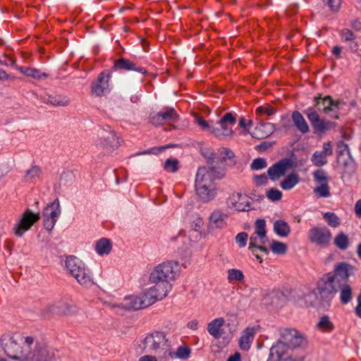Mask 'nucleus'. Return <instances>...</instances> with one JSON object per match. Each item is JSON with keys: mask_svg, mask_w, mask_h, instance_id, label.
Instances as JSON below:
<instances>
[{"mask_svg": "<svg viewBox=\"0 0 361 361\" xmlns=\"http://www.w3.org/2000/svg\"><path fill=\"white\" fill-rule=\"evenodd\" d=\"M0 347L11 360L16 361H45L43 346L32 336L7 332L0 337Z\"/></svg>", "mask_w": 361, "mask_h": 361, "instance_id": "nucleus-1", "label": "nucleus"}, {"mask_svg": "<svg viewBox=\"0 0 361 361\" xmlns=\"http://www.w3.org/2000/svg\"><path fill=\"white\" fill-rule=\"evenodd\" d=\"M314 101L315 106L309 107L304 113L306 114L314 129L317 132L324 133L334 128L335 124L329 121L322 119L316 109L324 114H329L331 111L336 112L340 109L341 105L343 104V102L340 100L334 101L331 96H326L324 97L321 96L316 97Z\"/></svg>", "mask_w": 361, "mask_h": 361, "instance_id": "nucleus-2", "label": "nucleus"}, {"mask_svg": "<svg viewBox=\"0 0 361 361\" xmlns=\"http://www.w3.org/2000/svg\"><path fill=\"white\" fill-rule=\"evenodd\" d=\"M303 341L302 336L297 330L283 329L281 339L270 349L268 361H298L293 357L292 349L300 346Z\"/></svg>", "mask_w": 361, "mask_h": 361, "instance_id": "nucleus-3", "label": "nucleus"}, {"mask_svg": "<svg viewBox=\"0 0 361 361\" xmlns=\"http://www.w3.org/2000/svg\"><path fill=\"white\" fill-rule=\"evenodd\" d=\"M339 286L334 281L331 274H323L317 281L315 288L306 295L305 298H314L321 305H329L338 291ZM307 301V299H306Z\"/></svg>", "mask_w": 361, "mask_h": 361, "instance_id": "nucleus-4", "label": "nucleus"}, {"mask_svg": "<svg viewBox=\"0 0 361 361\" xmlns=\"http://www.w3.org/2000/svg\"><path fill=\"white\" fill-rule=\"evenodd\" d=\"M142 345L145 353L160 356L164 355V350L167 351L169 342L164 332L156 331L145 336Z\"/></svg>", "mask_w": 361, "mask_h": 361, "instance_id": "nucleus-5", "label": "nucleus"}, {"mask_svg": "<svg viewBox=\"0 0 361 361\" xmlns=\"http://www.w3.org/2000/svg\"><path fill=\"white\" fill-rule=\"evenodd\" d=\"M178 269L179 265L176 262L169 261L160 264L152 271L149 281L169 283L175 279Z\"/></svg>", "mask_w": 361, "mask_h": 361, "instance_id": "nucleus-6", "label": "nucleus"}, {"mask_svg": "<svg viewBox=\"0 0 361 361\" xmlns=\"http://www.w3.org/2000/svg\"><path fill=\"white\" fill-rule=\"evenodd\" d=\"M96 146L99 150L109 154L120 146V140L116 133L108 126L99 133V137L96 140Z\"/></svg>", "mask_w": 361, "mask_h": 361, "instance_id": "nucleus-7", "label": "nucleus"}, {"mask_svg": "<svg viewBox=\"0 0 361 361\" xmlns=\"http://www.w3.org/2000/svg\"><path fill=\"white\" fill-rule=\"evenodd\" d=\"M286 303V295L279 290H264L262 291L261 305L267 310L281 309Z\"/></svg>", "mask_w": 361, "mask_h": 361, "instance_id": "nucleus-8", "label": "nucleus"}, {"mask_svg": "<svg viewBox=\"0 0 361 361\" xmlns=\"http://www.w3.org/2000/svg\"><path fill=\"white\" fill-rule=\"evenodd\" d=\"M235 123V118L231 113H226L221 120L211 127V133L217 137L231 136V126Z\"/></svg>", "mask_w": 361, "mask_h": 361, "instance_id": "nucleus-9", "label": "nucleus"}, {"mask_svg": "<svg viewBox=\"0 0 361 361\" xmlns=\"http://www.w3.org/2000/svg\"><path fill=\"white\" fill-rule=\"evenodd\" d=\"M355 268L351 264L342 262L335 264L334 271L328 274H331L333 279L338 285L348 283L349 277L354 274Z\"/></svg>", "mask_w": 361, "mask_h": 361, "instance_id": "nucleus-10", "label": "nucleus"}, {"mask_svg": "<svg viewBox=\"0 0 361 361\" xmlns=\"http://www.w3.org/2000/svg\"><path fill=\"white\" fill-rule=\"evenodd\" d=\"M39 219V213H34L32 210L27 209L23 214L19 221L13 228L15 235L21 237L23 233L28 231Z\"/></svg>", "mask_w": 361, "mask_h": 361, "instance_id": "nucleus-11", "label": "nucleus"}, {"mask_svg": "<svg viewBox=\"0 0 361 361\" xmlns=\"http://www.w3.org/2000/svg\"><path fill=\"white\" fill-rule=\"evenodd\" d=\"M154 283V285L144 293V297L147 298L150 305L156 301L164 298L171 290L170 283Z\"/></svg>", "mask_w": 361, "mask_h": 361, "instance_id": "nucleus-12", "label": "nucleus"}, {"mask_svg": "<svg viewBox=\"0 0 361 361\" xmlns=\"http://www.w3.org/2000/svg\"><path fill=\"white\" fill-rule=\"evenodd\" d=\"M310 240L319 246L327 247L331 240V233L326 227H314L309 232Z\"/></svg>", "mask_w": 361, "mask_h": 361, "instance_id": "nucleus-13", "label": "nucleus"}, {"mask_svg": "<svg viewBox=\"0 0 361 361\" xmlns=\"http://www.w3.org/2000/svg\"><path fill=\"white\" fill-rule=\"evenodd\" d=\"M47 311L62 316H76L79 313V309L75 304L63 301L50 304Z\"/></svg>", "mask_w": 361, "mask_h": 361, "instance_id": "nucleus-14", "label": "nucleus"}, {"mask_svg": "<svg viewBox=\"0 0 361 361\" xmlns=\"http://www.w3.org/2000/svg\"><path fill=\"white\" fill-rule=\"evenodd\" d=\"M178 115L173 108L166 109L165 111L153 112L149 115V121L154 126L163 125L167 122L176 121Z\"/></svg>", "mask_w": 361, "mask_h": 361, "instance_id": "nucleus-15", "label": "nucleus"}, {"mask_svg": "<svg viewBox=\"0 0 361 361\" xmlns=\"http://www.w3.org/2000/svg\"><path fill=\"white\" fill-rule=\"evenodd\" d=\"M150 305L147 298L142 296H129L125 298L123 302L118 305V307L128 310H138L149 307Z\"/></svg>", "mask_w": 361, "mask_h": 361, "instance_id": "nucleus-16", "label": "nucleus"}, {"mask_svg": "<svg viewBox=\"0 0 361 361\" xmlns=\"http://www.w3.org/2000/svg\"><path fill=\"white\" fill-rule=\"evenodd\" d=\"M228 206L238 212H245L250 209L251 203L246 195L240 192L232 193L227 200Z\"/></svg>", "mask_w": 361, "mask_h": 361, "instance_id": "nucleus-17", "label": "nucleus"}, {"mask_svg": "<svg viewBox=\"0 0 361 361\" xmlns=\"http://www.w3.org/2000/svg\"><path fill=\"white\" fill-rule=\"evenodd\" d=\"M111 75L104 72L100 73L97 81L92 84V92L96 96L101 97L109 91V78Z\"/></svg>", "mask_w": 361, "mask_h": 361, "instance_id": "nucleus-18", "label": "nucleus"}, {"mask_svg": "<svg viewBox=\"0 0 361 361\" xmlns=\"http://www.w3.org/2000/svg\"><path fill=\"white\" fill-rule=\"evenodd\" d=\"M190 354V349L187 346H179L176 350H173L171 346L167 349V351L164 350V355L159 356V361H168L169 359H187Z\"/></svg>", "mask_w": 361, "mask_h": 361, "instance_id": "nucleus-19", "label": "nucleus"}, {"mask_svg": "<svg viewBox=\"0 0 361 361\" xmlns=\"http://www.w3.org/2000/svg\"><path fill=\"white\" fill-rule=\"evenodd\" d=\"M291 162L288 159H283L276 162L267 170V174L271 180H276L285 175Z\"/></svg>", "mask_w": 361, "mask_h": 361, "instance_id": "nucleus-20", "label": "nucleus"}, {"mask_svg": "<svg viewBox=\"0 0 361 361\" xmlns=\"http://www.w3.org/2000/svg\"><path fill=\"white\" fill-rule=\"evenodd\" d=\"M195 190L198 197L204 202L213 200L216 194L214 183L195 185Z\"/></svg>", "mask_w": 361, "mask_h": 361, "instance_id": "nucleus-21", "label": "nucleus"}, {"mask_svg": "<svg viewBox=\"0 0 361 361\" xmlns=\"http://www.w3.org/2000/svg\"><path fill=\"white\" fill-rule=\"evenodd\" d=\"M275 130V126L270 123H260L255 130L250 133L252 137L264 139L270 136Z\"/></svg>", "mask_w": 361, "mask_h": 361, "instance_id": "nucleus-22", "label": "nucleus"}, {"mask_svg": "<svg viewBox=\"0 0 361 361\" xmlns=\"http://www.w3.org/2000/svg\"><path fill=\"white\" fill-rule=\"evenodd\" d=\"M224 324L225 320L223 317H219L213 319L207 324V329L208 333L216 339L220 338L224 334V330L221 327Z\"/></svg>", "mask_w": 361, "mask_h": 361, "instance_id": "nucleus-23", "label": "nucleus"}, {"mask_svg": "<svg viewBox=\"0 0 361 361\" xmlns=\"http://www.w3.org/2000/svg\"><path fill=\"white\" fill-rule=\"evenodd\" d=\"M114 67L124 71H134L142 74H146L147 71L145 68L137 66L136 63L128 59L121 58L115 61Z\"/></svg>", "mask_w": 361, "mask_h": 361, "instance_id": "nucleus-24", "label": "nucleus"}, {"mask_svg": "<svg viewBox=\"0 0 361 361\" xmlns=\"http://www.w3.org/2000/svg\"><path fill=\"white\" fill-rule=\"evenodd\" d=\"M226 218V214L219 210L214 211L209 216V229L214 230L222 228L225 224L224 221Z\"/></svg>", "mask_w": 361, "mask_h": 361, "instance_id": "nucleus-25", "label": "nucleus"}, {"mask_svg": "<svg viewBox=\"0 0 361 361\" xmlns=\"http://www.w3.org/2000/svg\"><path fill=\"white\" fill-rule=\"evenodd\" d=\"M73 277L82 286H88L92 283L90 271L86 268L84 263L81 265L78 272L75 273Z\"/></svg>", "mask_w": 361, "mask_h": 361, "instance_id": "nucleus-26", "label": "nucleus"}, {"mask_svg": "<svg viewBox=\"0 0 361 361\" xmlns=\"http://www.w3.org/2000/svg\"><path fill=\"white\" fill-rule=\"evenodd\" d=\"M214 178L207 167H200L195 177V185L214 183Z\"/></svg>", "mask_w": 361, "mask_h": 361, "instance_id": "nucleus-27", "label": "nucleus"}, {"mask_svg": "<svg viewBox=\"0 0 361 361\" xmlns=\"http://www.w3.org/2000/svg\"><path fill=\"white\" fill-rule=\"evenodd\" d=\"M292 120L295 126L302 133L305 134L310 131V128L303 116L298 111L292 114Z\"/></svg>", "mask_w": 361, "mask_h": 361, "instance_id": "nucleus-28", "label": "nucleus"}, {"mask_svg": "<svg viewBox=\"0 0 361 361\" xmlns=\"http://www.w3.org/2000/svg\"><path fill=\"white\" fill-rule=\"evenodd\" d=\"M83 262L80 259L73 255L67 257L65 261L66 268L72 276H73L75 273L78 272Z\"/></svg>", "mask_w": 361, "mask_h": 361, "instance_id": "nucleus-29", "label": "nucleus"}, {"mask_svg": "<svg viewBox=\"0 0 361 361\" xmlns=\"http://www.w3.org/2000/svg\"><path fill=\"white\" fill-rule=\"evenodd\" d=\"M255 330L252 328H247L244 330L241 336L239 344L243 350H247L250 347V343L254 340Z\"/></svg>", "mask_w": 361, "mask_h": 361, "instance_id": "nucleus-30", "label": "nucleus"}, {"mask_svg": "<svg viewBox=\"0 0 361 361\" xmlns=\"http://www.w3.org/2000/svg\"><path fill=\"white\" fill-rule=\"evenodd\" d=\"M48 209H50V213L49 214V216H47V219H51V227H54V225L61 213L59 199H56L52 203L47 205V210Z\"/></svg>", "mask_w": 361, "mask_h": 361, "instance_id": "nucleus-31", "label": "nucleus"}, {"mask_svg": "<svg viewBox=\"0 0 361 361\" xmlns=\"http://www.w3.org/2000/svg\"><path fill=\"white\" fill-rule=\"evenodd\" d=\"M337 162L342 166L344 171L347 173L353 172L355 170V163L351 154L344 157H337Z\"/></svg>", "mask_w": 361, "mask_h": 361, "instance_id": "nucleus-32", "label": "nucleus"}, {"mask_svg": "<svg viewBox=\"0 0 361 361\" xmlns=\"http://www.w3.org/2000/svg\"><path fill=\"white\" fill-rule=\"evenodd\" d=\"M316 328L322 332L329 333L334 330V324L328 315H323L317 323Z\"/></svg>", "mask_w": 361, "mask_h": 361, "instance_id": "nucleus-33", "label": "nucleus"}, {"mask_svg": "<svg viewBox=\"0 0 361 361\" xmlns=\"http://www.w3.org/2000/svg\"><path fill=\"white\" fill-rule=\"evenodd\" d=\"M274 231L280 236L286 237L290 233V228L287 222L277 220L274 223Z\"/></svg>", "mask_w": 361, "mask_h": 361, "instance_id": "nucleus-34", "label": "nucleus"}, {"mask_svg": "<svg viewBox=\"0 0 361 361\" xmlns=\"http://www.w3.org/2000/svg\"><path fill=\"white\" fill-rule=\"evenodd\" d=\"M340 300L341 303L348 304L352 300L353 290L351 286L348 283L341 284L339 286Z\"/></svg>", "mask_w": 361, "mask_h": 361, "instance_id": "nucleus-35", "label": "nucleus"}, {"mask_svg": "<svg viewBox=\"0 0 361 361\" xmlns=\"http://www.w3.org/2000/svg\"><path fill=\"white\" fill-rule=\"evenodd\" d=\"M95 250L99 255H108L111 250V245L107 238L99 240L95 245Z\"/></svg>", "mask_w": 361, "mask_h": 361, "instance_id": "nucleus-36", "label": "nucleus"}, {"mask_svg": "<svg viewBox=\"0 0 361 361\" xmlns=\"http://www.w3.org/2000/svg\"><path fill=\"white\" fill-rule=\"evenodd\" d=\"M300 181V178L296 173H292L289 174L285 180L281 182L282 189L288 190L293 188Z\"/></svg>", "mask_w": 361, "mask_h": 361, "instance_id": "nucleus-37", "label": "nucleus"}, {"mask_svg": "<svg viewBox=\"0 0 361 361\" xmlns=\"http://www.w3.org/2000/svg\"><path fill=\"white\" fill-rule=\"evenodd\" d=\"M268 241L267 235H258L257 233H253L250 237L249 249L252 250L259 245H264Z\"/></svg>", "mask_w": 361, "mask_h": 361, "instance_id": "nucleus-38", "label": "nucleus"}, {"mask_svg": "<svg viewBox=\"0 0 361 361\" xmlns=\"http://www.w3.org/2000/svg\"><path fill=\"white\" fill-rule=\"evenodd\" d=\"M48 102L54 106H66L70 104V99L63 96H49Z\"/></svg>", "mask_w": 361, "mask_h": 361, "instance_id": "nucleus-39", "label": "nucleus"}, {"mask_svg": "<svg viewBox=\"0 0 361 361\" xmlns=\"http://www.w3.org/2000/svg\"><path fill=\"white\" fill-rule=\"evenodd\" d=\"M335 245L341 250H345L349 244L348 237L343 232L339 233L334 238Z\"/></svg>", "mask_w": 361, "mask_h": 361, "instance_id": "nucleus-40", "label": "nucleus"}, {"mask_svg": "<svg viewBox=\"0 0 361 361\" xmlns=\"http://www.w3.org/2000/svg\"><path fill=\"white\" fill-rule=\"evenodd\" d=\"M314 192L320 197H328L330 196V188L328 183L318 184L314 190Z\"/></svg>", "mask_w": 361, "mask_h": 361, "instance_id": "nucleus-41", "label": "nucleus"}, {"mask_svg": "<svg viewBox=\"0 0 361 361\" xmlns=\"http://www.w3.org/2000/svg\"><path fill=\"white\" fill-rule=\"evenodd\" d=\"M270 248L274 254L284 255L287 252L288 245L284 243L274 240L271 243Z\"/></svg>", "mask_w": 361, "mask_h": 361, "instance_id": "nucleus-42", "label": "nucleus"}, {"mask_svg": "<svg viewBox=\"0 0 361 361\" xmlns=\"http://www.w3.org/2000/svg\"><path fill=\"white\" fill-rule=\"evenodd\" d=\"M312 162L317 166H322L327 163L326 156L320 152H315L311 159Z\"/></svg>", "mask_w": 361, "mask_h": 361, "instance_id": "nucleus-43", "label": "nucleus"}, {"mask_svg": "<svg viewBox=\"0 0 361 361\" xmlns=\"http://www.w3.org/2000/svg\"><path fill=\"white\" fill-rule=\"evenodd\" d=\"M313 177L317 184L328 183L329 180L326 173L322 169L316 170L313 173Z\"/></svg>", "mask_w": 361, "mask_h": 361, "instance_id": "nucleus-44", "label": "nucleus"}, {"mask_svg": "<svg viewBox=\"0 0 361 361\" xmlns=\"http://www.w3.org/2000/svg\"><path fill=\"white\" fill-rule=\"evenodd\" d=\"M228 279L230 281H242L244 279V275L242 271L235 269H230L228 271Z\"/></svg>", "mask_w": 361, "mask_h": 361, "instance_id": "nucleus-45", "label": "nucleus"}, {"mask_svg": "<svg viewBox=\"0 0 361 361\" xmlns=\"http://www.w3.org/2000/svg\"><path fill=\"white\" fill-rule=\"evenodd\" d=\"M266 221L264 219H259L255 221V232L258 235L265 236L267 235L266 231Z\"/></svg>", "mask_w": 361, "mask_h": 361, "instance_id": "nucleus-46", "label": "nucleus"}, {"mask_svg": "<svg viewBox=\"0 0 361 361\" xmlns=\"http://www.w3.org/2000/svg\"><path fill=\"white\" fill-rule=\"evenodd\" d=\"M20 71L26 75L27 76L34 78L39 79L42 76H44V73H40L38 70L35 68H20Z\"/></svg>", "mask_w": 361, "mask_h": 361, "instance_id": "nucleus-47", "label": "nucleus"}, {"mask_svg": "<svg viewBox=\"0 0 361 361\" xmlns=\"http://www.w3.org/2000/svg\"><path fill=\"white\" fill-rule=\"evenodd\" d=\"M282 192L274 188H270L267 192V197L269 200L273 202L279 201L282 198Z\"/></svg>", "mask_w": 361, "mask_h": 361, "instance_id": "nucleus-48", "label": "nucleus"}, {"mask_svg": "<svg viewBox=\"0 0 361 361\" xmlns=\"http://www.w3.org/2000/svg\"><path fill=\"white\" fill-rule=\"evenodd\" d=\"M324 218L331 227L335 228L340 224L339 219L334 213L327 212L324 214Z\"/></svg>", "mask_w": 361, "mask_h": 361, "instance_id": "nucleus-49", "label": "nucleus"}, {"mask_svg": "<svg viewBox=\"0 0 361 361\" xmlns=\"http://www.w3.org/2000/svg\"><path fill=\"white\" fill-rule=\"evenodd\" d=\"M178 161L176 159H168L166 160L164 168L169 172L174 173L178 170Z\"/></svg>", "mask_w": 361, "mask_h": 361, "instance_id": "nucleus-50", "label": "nucleus"}, {"mask_svg": "<svg viewBox=\"0 0 361 361\" xmlns=\"http://www.w3.org/2000/svg\"><path fill=\"white\" fill-rule=\"evenodd\" d=\"M336 146L337 157H344L350 154L348 145L344 143L343 141L338 142Z\"/></svg>", "mask_w": 361, "mask_h": 361, "instance_id": "nucleus-51", "label": "nucleus"}, {"mask_svg": "<svg viewBox=\"0 0 361 361\" xmlns=\"http://www.w3.org/2000/svg\"><path fill=\"white\" fill-rule=\"evenodd\" d=\"M275 112V109L270 105L260 106L257 108L256 114L257 115H267L271 116L274 114Z\"/></svg>", "mask_w": 361, "mask_h": 361, "instance_id": "nucleus-52", "label": "nucleus"}, {"mask_svg": "<svg viewBox=\"0 0 361 361\" xmlns=\"http://www.w3.org/2000/svg\"><path fill=\"white\" fill-rule=\"evenodd\" d=\"M267 166V161L263 158H257L255 159L251 165L250 168L252 170H259L266 168Z\"/></svg>", "mask_w": 361, "mask_h": 361, "instance_id": "nucleus-53", "label": "nucleus"}, {"mask_svg": "<svg viewBox=\"0 0 361 361\" xmlns=\"http://www.w3.org/2000/svg\"><path fill=\"white\" fill-rule=\"evenodd\" d=\"M40 173V170L37 166H33L32 169L28 170L25 176L26 181H32L35 178L38 177Z\"/></svg>", "mask_w": 361, "mask_h": 361, "instance_id": "nucleus-54", "label": "nucleus"}, {"mask_svg": "<svg viewBox=\"0 0 361 361\" xmlns=\"http://www.w3.org/2000/svg\"><path fill=\"white\" fill-rule=\"evenodd\" d=\"M209 167L208 170L210 171V174L214 179L221 178L224 176V173L220 168L216 167L212 163H209Z\"/></svg>", "mask_w": 361, "mask_h": 361, "instance_id": "nucleus-55", "label": "nucleus"}, {"mask_svg": "<svg viewBox=\"0 0 361 361\" xmlns=\"http://www.w3.org/2000/svg\"><path fill=\"white\" fill-rule=\"evenodd\" d=\"M248 235L245 232L239 233L235 236V241L239 245L240 247H243L246 245Z\"/></svg>", "mask_w": 361, "mask_h": 361, "instance_id": "nucleus-56", "label": "nucleus"}, {"mask_svg": "<svg viewBox=\"0 0 361 361\" xmlns=\"http://www.w3.org/2000/svg\"><path fill=\"white\" fill-rule=\"evenodd\" d=\"M195 121L197 124H198L202 129L204 130H208L211 132V127L212 126H210L202 117L199 116H195Z\"/></svg>", "mask_w": 361, "mask_h": 361, "instance_id": "nucleus-57", "label": "nucleus"}, {"mask_svg": "<svg viewBox=\"0 0 361 361\" xmlns=\"http://www.w3.org/2000/svg\"><path fill=\"white\" fill-rule=\"evenodd\" d=\"M341 35L345 42L352 41L355 39L353 32L348 29H343L341 31Z\"/></svg>", "mask_w": 361, "mask_h": 361, "instance_id": "nucleus-58", "label": "nucleus"}, {"mask_svg": "<svg viewBox=\"0 0 361 361\" xmlns=\"http://www.w3.org/2000/svg\"><path fill=\"white\" fill-rule=\"evenodd\" d=\"M59 357V350L56 348H50L47 351V361H56Z\"/></svg>", "mask_w": 361, "mask_h": 361, "instance_id": "nucleus-59", "label": "nucleus"}, {"mask_svg": "<svg viewBox=\"0 0 361 361\" xmlns=\"http://www.w3.org/2000/svg\"><path fill=\"white\" fill-rule=\"evenodd\" d=\"M254 182L256 185H263L267 183L268 178L265 174H261L258 176H255L253 177Z\"/></svg>", "mask_w": 361, "mask_h": 361, "instance_id": "nucleus-60", "label": "nucleus"}, {"mask_svg": "<svg viewBox=\"0 0 361 361\" xmlns=\"http://www.w3.org/2000/svg\"><path fill=\"white\" fill-rule=\"evenodd\" d=\"M327 4L333 11H338L341 4V0H327Z\"/></svg>", "mask_w": 361, "mask_h": 361, "instance_id": "nucleus-61", "label": "nucleus"}, {"mask_svg": "<svg viewBox=\"0 0 361 361\" xmlns=\"http://www.w3.org/2000/svg\"><path fill=\"white\" fill-rule=\"evenodd\" d=\"M221 154L223 156L222 159L225 161L227 159H231L234 157V153L229 149L222 148L220 150Z\"/></svg>", "mask_w": 361, "mask_h": 361, "instance_id": "nucleus-62", "label": "nucleus"}, {"mask_svg": "<svg viewBox=\"0 0 361 361\" xmlns=\"http://www.w3.org/2000/svg\"><path fill=\"white\" fill-rule=\"evenodd\" d=\"M323 154L327 156L331 155L333 153V148L330 142H324L323 145V150L320 152Z\"/></svg>", "mask_w": 361, "mask_h": 361, "instance_id": "nucleus-63", "label": "nucleus"}, {"mask_svg": "<svg viewBox=\"0 0 361 361\" xmlns=\"http://www.w3.org/2000/svg\"><path fill=\"white\" fill-rule=\"evenodd\" d=\"M153 354L145 355L144 356H142L140 357L138 361H159V356L156 357L155 356L152 355Z\"/></svg>", "mask_w": 361, "mask_h": 361, "instance_id": "nucleus-64", "label": "nucleus"}]
</instances>
